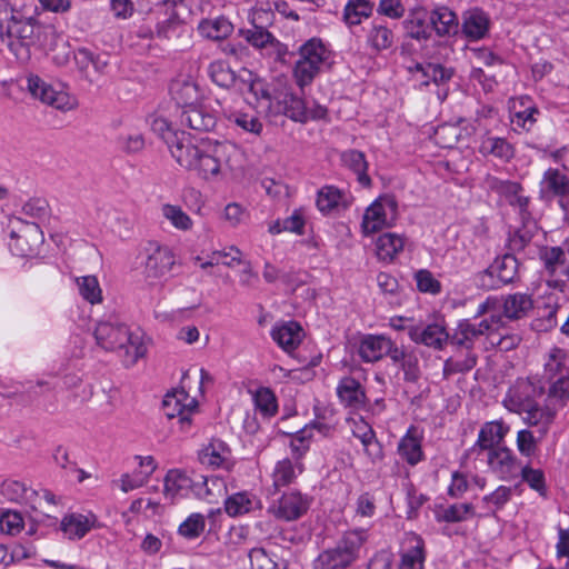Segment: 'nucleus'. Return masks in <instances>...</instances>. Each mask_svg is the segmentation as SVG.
<instances>
[{
    "label": "nucleus",
    "mask_w": 569,
    "mask_h": 569,
    "mask_svg": "<svg viewBox=\"0 0 569 569\" xmlns=\"http://www.w3.org/2000/svg\"><path fill=\"white\" fill-rule=\"evenodd\" d=\"M177 163L206 182L227 181L243 171V151L228 140L202 138L173 149Z\"/></svg>",
    "instance_id": "1"
},
{
    "label": "nucleus",
    "mask_w": 569,
    "mask_h": 569,
    "mask_svg": "<svg viewBox=\"0 0 569 569\" xmlns=\"http://www.w3.org/2000/svg\"><path fill=\"white\" fill-rule=\"evenodd\" d=\"M93 337L98 347L117 352L126 366L134 365L147 352L142 337L131 331L114 316L98 321L93 329Z\"/></svg>",
    "instance_id": "2"
},
{
    "label": "nucleus",
    "mask_w": 569,
    "mask_h": 569,
    "mask_svg": "<svg viewBox=\"0 0 569 569\" xmlns=\"http://www.w3.org/2000/svg\"><path fill=\"white\" fill-rule=\"evenodd\" d=\"M529 389L528 383H521L517 389H511L503 400L505 407L521 415L522 421L530 428H536V433L546 437L556 417L557 408L552 405H539L530 399L523 398L518 390Z\"/></svg>",
    "instance_id": "3"
},
{
    "label": "nucleus",
    "mask_w": 569,
    "mask_h": 569,
    "mask_svg": "<svg viewBox=\"0 0 569 569\" xmlns=\"http://www.w3.org/2000/svg\"><path fill=\"white\" fill-rule=\"evenodd\" d=\"M299 58L295 63L293 77L303 88L310 84L321 71L333 63V52L320 38H311L299 48Z\"/></svg>",
    "instance_id": "4"
},
{
    "label": "nucleus",
    "mask_w": 569,
    "mask_h": 569,
    "mask_svg": "<svg viewBox=\"0 0 569 569\" xmlns=\"http://www.w3.org/2000/svg\"><path fill=\"white\" fill-rule=\"evenodd\" d=\"M366 532L352 530L343 535L333 548L322 551L313 561L315 569H346L359 557Z\"/></svg>",
    "instance_id": "5"
},
{
    "label": "nucleus",
    "mask_w": 569,
    "mask_h": 569,
    "mask_svg": "<svg viewBox=\"0 0 569 569\" xmlns=\"http://www.w3.org/2000/svg\"><path fill=\"white\" fill-rule=\"evenodd\" d=\"M142 273L147 284L162 289L169 274L177 263V257L171 248L159 243H149L143 251Z\"/></svg>",
    "instance_id": "6"
},
{
    "label": "nucleus",
    "mask_w": 569,
    "mask_h": 569,
    "mask_svg": "<svg viewBox=\"0 0 569 569\" xmlns=\"http://www.w3.org/2000/svg\"><path fill=\"white\" fill-rule=\"evenodd\" d=\"M40 26L33 18L17 16L3 30H0L1 41L20 60L29 57V48L36 43Z\"/></svg>",
    "instance_id": "7"
},
{
    "label": "nucleus",
    "mask_w": 569,
    "mask_h": 569,
    "mask_svg": "<svg viewBox=\"0 0 569 569\" xmlns=\"http://www.w3.org/2000/svg\"><path fill=\"white\" fill-rule=\"evenodd\" d=\"M269 113L272 116L284 114L296 122H308L326 117L327 109L320 104L308 107L306 101L289 90L279 92L274 102L269 104Z\"/></svg>",
    "instance_id": "8"
},
{
    "label": "nucleus",
    "mask_w": 569,
    "mask_h": 569,
    "mask_svg": "<svg viewBox=\"0 0 569 569\" xmlns=\"http://www.w3.org/2000/svg\"><path fill=\"white\" fill-rule=\"evenodd\" d=\"M398 218V202L391 194L378 197L365 210L361 231L365 236L373 234L395 224Z\"/></svg>",
    "instance_id": "9"
},
{
    "label": "nucleus",
    "mask_w": 569,
    "mask_h": 569,
    "mask_svg": "<svg viewBox=\"0 0 569 569\" xmlns=\"http://www.w3.org/2000/svg\"><path fill=\"white\" fill-rule=\"evenodd\" d=\"M9 227V248L16 256L27 257L38 251L43 242V232L38 223L12 217Z\"/></svg>",
    "instance_id": "10"
},
{
    "label": "nucleus",
    "mask_w": 569,
    "mask_h": 569,
    "mask_svg": "<svg viewBox=\"0 0 569 569\" xmlns=\"http://www.w3.org/2000/svg\"><path fill=\"white\" fill-rule=\"evenodd\" d=\"M27 88L32 97L62 112L74 110L79 106L76 96L71 94L66 89H56L53 86L46 83L38 76L28 77Z\"/></svg>",
    "instance_id": "11"
},
{
    "label": "nucleus",
    "mask_w": 569,
    "mask_h": 569,
    "mask_svg": "<svg viewBox=\"0 0 569 569\" xmlns=\"http://www.w3.org/2000/svg\"><path fill=\"white\" fill-rule=\"evenodd\" d=\"M162 408L163 413L169 419L178 420L182 431H188L191 426V418L197 412L198 402L186 390L177 389L164 396Z\"/></svg>",
    "instance_id": "12"
},
{
    "label": "nucleus",
    "mask_w": 569,
    "mask_h": 569,
    "mask_svg": "<svg viewBox=\"0 0 569 569\" xmlns=\"http://www.w3.org/2000/svg\"><path fill=\"white\" fill-rule=\"evenodd\" d=\"M518 269V261L512 254L498 257L479 276V282L488 289H496L511 282Z\"/></svg>",
    "instance_id": "13"
},
{
    "label": "nucleus",
    "mask_w": 569,
    "mask_h": 569,
    "mask_svg": "<svg viewBox=\"0 0 569 569\" xmlns=\"http://www.w3.org/2000/svg\"><path fill=\"white\" fill-rule=\"evenodd\" d=\"M479 460H486L490 472L499 480L511 481L519 476L520 461L508 447L491 450Z\"/></svg>",
    "instance_id": "14"
},
{
    "label": "nucleus",
    "mask_w": 569,
    "mask_h": 569,
    "mask_svg": "<svg viewBox=\"0 0 569 569\" xmlns=\"http://www.w3.org/2000/svg\"><path fill=\"white\" fill-rule=\"evenodd\" d=\"M311 498L298 490L284 492L278 503L269 509L277 518L283 521H295L307 513L311 506Z\"/></svg>",
    "instance_id": "15"
},
{
    "label": "nucleus",
    "mask_w": 569,
    "mask_h": 569,
    "mask_svg": "<svg viewBox=\"0 0 569 569\" xmlns=\"http://www.w3.org/2000/svg\"><path fill=\"white\" fill-rule=\"evenodd\" d=\"M510 427L502 420L488 421L479 430L477 441L470 448V453L481 458L485 453L501 448Z\"/></svg>",
    "instance_id": "16"
},
{
    "label": "nucleus",
    "mask_w": 569,
    "mask_h": 569,
    "mask_svg": "<svg viewBox=\"0 0 569 569\" xmlns=\"http://www.w3.org/2000/svg\"><path fill=\"white\" fill-rule=\"evenodd\" d=\"M399 569H423L425 541L415 532L405 533L400 548Z\"/></svg>",
    "instance_id": "17"
},
{
    "label": "nucleus",
    "mask_w": 569,
    "mask_h": 569,
    "mask_svg": "<svg viewBox=\"0 0 569 569\" xmlns=\"http://www.w3.org/2000/svg\"><path fill=\"white\" fill-rule=\"evenodd\" d=\"M486 183L490 191L505 198L510 206L518 208L520 212L527 211L529 198L523 193V189L519 182L502 180L497 177H488Z\"/></svg>",
    "instance_id": "18"
},
{
    "label": "nucleus",
    "mask_w": 569,
    "mask_h": 569,
    "mask_svg": "<svg viewBox=\"0 0 569 569\" xmlns=\"http://www.w3.org/2000/svg\"><path fill=\"white\" fill-rule=\"evenodd\" d=\"M411 79L420 87H427L430 82L441 86L449 81L453 71L437 63H415L408 67Z\"/></svg>",
    "instance_id": "19"
},
{
    "label": "nucleus",
    "mask_w": 569,
    "mask_h": 569,
    "mask_svg": "<svg viewBox=\"0 0 569 569\" xmlns=\"http://www.w3.org/2000/svg\"><path fill=\"white\" fill-rule=\"evenodd\" d=\"M136 459L138 460V468L132 472L123 473L119 480L114 481L122 492L127 493L142 487L157 468V463L151 456H138Z\"/></svg>",
    "instance_id": "20"
},
{
    "label": "nucleus",
    "mask_w": 569,
    "mask_h": 569,
    "mask_svg": "<svg viewBox=\"0 0 569 569\" xmlns=\"http://www.w3.org/2000/svg\"><path fill=\"white\" fill-rule=\"evenodd\" d=\"M422 440V432L416 426H410L398 442L397 453L411 467L425 459Z\"/></svg>",
    "instance_id": "21"
},
{
    "label": "nucleus",
    "mask_w": 569,
    "mask_h": 569,
    "mask_svg": "<svg viewBox=\"0 0 569 569\" xmlns=\"http://www.w3.org/2000/svg\"><path fill=\"white\" fill-rule=\"evenodd\" d=\"M489 29L490 19L481 9L472 8L463 13L461 30L469 41H478L486 38Z\"/></svg>",
    "instance_id": "22"
},
{
    "label": "nucleus",
    "mask_w": 569,
    "mask_h": 569,
    "mask_svg": "<svg viewBox=\"0 0 569 569\" xmlns=\"http://www.w3.org/2000/svg\"><path fill=\"white\" fill-rule=\"evenodd\" d=\"M199 460L202 465L211 468L230 469L232 466L231 450L220 439H212L199 452Z\"/></svg>",
    "instance_id": "23"
},
{
    "label": "nucleus",
    "mask_w": 569,
    "mask_h": 569,
    "mask_svg": "<svg viewBox=\"0 0 569 569\" xmlns=\"http://www.w3.org/2000/svg\"><path fill=\"white\" fill-rule=\"evenodd\" d=\"M509 111L511 123L523 130H530L537 121L538 109L528 96L511 99Z\"/></svg>",
    "instance_id": "24"
},
{
    "label": "nucleus",
    "mask_w": 569,
    "mask_h": 569,
    "mask_svg": "<svg viewBox=\"0 0 569 569\" xmlns=\"http://www.w3.org/2000/svg\"><path fill=\"white\" fill-rule=\"evenodd\" d=\"M392 340L383 335H366L359 342L358 353L362 361L372 363L390 351Z\"/></svg>",
    "instance_id": "25"
},
{
    "label": "nucleus",
    "mask_w": 569,
    "mask_h": 569,
    "mask_svg": "<svg viewBox=\"0 0 569 569\" xmlns=\"http://www.w3.org/2000/svg\"><path fill=\"white\" fill-rule=\"evenodd\" d=\"M430 16L426 8L417 7L409 11L407 18L403 20L402 26L406 36L418 40H428L431 36L429 26Z\"/></svg>",
    "instance_id": "26"
},
{
    "label": "nucleus",
    "mask_w": 569,
    "mask_h": 569,
    "mask_svg": "<svg viewBox=\"0 0 569 569\" xmlns=\"http://www.w3.org/2000/svg\"><path fill=\"white\" fill-rule=\"evenodd\" d=\"M303 461L282 458L274 463L271 472L272 485L276 489L290 486L303 473Z\"/></svg>",
    "instance_id": "27"
},
{
    "label": "nucleus",
    "mask_w": 569,
    "mask_h": 569,
    "mask_svg": "<svg viewBox=\"0 0 569 569\" xmlns=\"http://www.w3.org/2000/svg\"><path fill=\"white\" fill-rule=\"evenodd\" d=\"M224 511L229 517L237 518L261 509V500L250 491H239L226 498Z\"/></svg>",
    "instance_id": "28"
},
{
    "label": "nucleus",
    "mask_w": 569,
    "mask_h": 569,
    "mask_svg": "<svg viewBox=\"0 0 569 569\" xmlns=\"http://www.w3.org/2000/svg\"><path fill=\"white\" fill-rule=\"evenodd\" d=\"M181 124L197 131H208L216 126V116L202 103L183 109L180 114Z\"/></svg>",
    "instance_id": "29"
},
{
    "label": "nucleus",
    "mask_w": 569,
    "mask_h": 569,
    "mask_svg": "<svg viewBox=\"0 0 569 569\" xmlns=\"http://www.w3.org/2000/svg\"><path fill=\"white\" fill-rule=\"evenodd\" d=\"M227 482L219 476H200L194 480L193 495L209 503H216L227 493Z\"/></svg>",
    "instance_id": "30"
},
{
    "label": "nucleus",
    "mask_w": 569,
    "mask_h": 569,
    "mask_svg": "<svg viewBox=\"0 0 569 569\" xmlns=\"http://www.w3.org/2000/svg\"><path fill=\"white\" fill-rule=\"evenodd\" d=\"M409 337L416 343H423L428 347L441 349L448 341L449 335L440 323H431L421 327H410Z\"/></svg>",
    "instance_id": "31"
},
{
    "label": "nucleus",
    "mask_w": 569,
    "mask_h": 569,
    "mask_svg": "<svg viewBox=\"0 0 569 569\" xmlns=\"http://www.w3.org/2000/svg\"><path fill=\"white\" fill-rule=\"evenodd\" d=\"M540 197H565L569 193V178L556 168L547 169L539 183Z\"/></svg>",
    "instance_id": "32"
},
{
    "label": "nucleus",
    "mask_w": 569,
    "mask_h": 569,
    "mask_svg": "<svg viewBox=\"0 0 569 569\" xmlns=\"http://www.w3.org/2000/svg\"><path fill=\"white\" fill-rule=\"evenodd\" d=\"M337 396L340 402L351 409L365 406L366 393L361 383L352 377H343L337 386Z\"/></svg>",
    "instance_id": "33"
},
{
    "label": "nucleus",
    "mask_w": 569,
    "mask_h": 569,
    "mask_svg": "<svg viewBox=\"0 0 569 569\" xmlns=\"http://www.w3.org/2000/svg\"><path fill=\"white\" fill-rule=\"evenodd\" d=\"M94 523L96 517L91 513H69L62 518L60 529L66 538L78 540L83 538L93 528Z\"/></svg>",
    "instance_id": "34"
},
{
    "label": "nucleus",
    "mask_w": 569,
    "mask_h": 569,
    "mask_svg": "<svg viewBox=\"0 0 569 569\" xmlns=\"http://www.w3.org/2000/svg\"><path fill=\"white\" fill-rule=\"evenodd\" d=\"M483 157H493L502 162H509L516 153L515 147L506 138L483 136L478 147Z\"/></svg>",
    "instance_id": "35"
},
{
    "label": "nucleus",
    "mask_w": 569,
    "mask_h": 569,
    "mask_svg": "<svg viewBox=\"0 0 569 569\" xmlns=\"http://www.w3.org/2000/svg\"><path fill=\"white\" fill-rule=\"evenodd\" d=\"M502 312L508 320H519L529 315L533 308L531 295L516 292L503 296L501 299Z\"/></svg>",
    "instance_id": "36"
},
{
    "label": "nucleus",
    "mask_w": 569,
    "mask_h": 569,
    "mask_svg": "<svg viewBox=\"0 0 569 569\" xmlns=\"http://www.w3.org/2000/svg\"><path fill=\"white\" fill-rule=\"evenodd\" d=\"M476 316H485L480 322H487L488 331L486 336L489 338L492 333H497L505 326V319L501 301L497 297H488L478 306Z\"/></svg>",
    "instance_id": "37"
},
{
    "label": "nucleus",
    "mask_w": 569,
    "mask_h": 569,
    "mask_svg": "<svg viewBox=\"0 0 569 569\" xmlns=\"http://www.w3.org/2000/svg\"><path fill=\"white\" fill-rule=\"evenodd\" d=\"M194 480L183 470L171 469L164 477V496L170 500L183 498L193 492Z\"/></svg>",
    "instance_id": "38"
},
{
    "label": "nucleus",
    "mask_w": 569,
    "mask_h": 569,
    "mask_svg": "<svg viewBox=\"0 0 569 569\" xmlns=\"http://www.w3.org/2000/svg\"><path fill=\"white\" fill-rule=\"evenodd\" d=\"M543 378L555 380L556 378H569V353L567 350L552 347L545 358Z\"/></svg>",
    "instance_id": "39"
},
{
    "label": "nucleus",
    "mask_w": 569,
    "mask_h": 569,
    "mask_svg": "<svg viewBox=\"0 0 569 569\" xmlns=\"http://www.w3.org/2000/svg\"><path fill=\"white\" fill-rule=\"evenodd\" d=\"M351 203V197L333 186H325L318 191L317 207L322 213L346 209Z\"/></svg>",
    "instance_id": "40"
},
{
    "label": "nucleus",
    "mask_w": 569,
    "mask_h": 569,
    "mask_svg": "<svg viewBox=\"0 0 569 569\" xmlns=\"http://www.w3.org/2000/svg\"><path fill=\"white\" fill-rule=\"evenodd\" d=\"M546 269L555 273L558 267H562L561 273L569 281V240H566L561 247H546L540 252Z\"/></svg>",
    "instance_id": "41"
},
{
    "label": "nucleus",
    "mask_w": 569,
    "mask_h": 569,
    "mask_svg": "<svg viewBox=\"0 0 569 569\" xmlns=\"http://www.w3.org/2000/svg\"><path fill=\"white\" fill-rule=\"evenodd\" d=\"M172 98L177 104L183 110L199 103L200 90L191 79H177L170 88Z\"/></svg>",
    "instance_id": "42"
},
{
    "label": "nucleus",
    "mask_w": 569,
    "mask_h": 569,
    "mask_svg": "<svg viewBox=\"0 0 569 569\" xmlns=\"http://www.w3.org/2000/svg\"><path fill=\"white\" fill-rule=\"evenodd\" d=\"M430 23L440 37L456 34L459 28L457 14L448 7L440 6L430 13Z\"/></svg>",
    "instance_id": "43"
},
{
    "label": "nucleus",
    "mask_w": 569,
    "mask_h": 569,
    "mask_svg": "<svg viewBox=\"0 0 569 569\" xmlns=\"http://www.w3.org/2000/svg\"><path fill=\"white\" fill-rule=\"evenodd\" d=\"M302 329L295 321L277 325L272 331V339L286 351L296 349L301 342Z\"/></svg>",
    "instance_id": "44"
},
{
    "label": "nucleus",
    "mask_w": 569,
    "mask_h": 569,
    "mask_svg": "<svg viewBox=\"0 0 569 569\" xmlns=\"http://www.w3.org/2000/svg\"><path fill=\"white\" fill-rule=\"evenodd\" d=\"M513 489L507 486H499L492 492L483 496L480 501L482 512L479 517L496 516L511 500Z\"/></svg>",
    "instance_id": "45"
},
{
    "label": "nucleus",
    "mask_w": 569,
    "mask_h": 569,
    "mask_svg": "<svg viewBox=\"0 0 569 569\" xmlns=\"http://www.w3.org/2000/svg\"><path fill=\"white\" fill-rule=\"evenodd\" d=\"M151 129L167 143L171 156L173 157V149L184 144L189 137L183 131L173 130L168 120L163 117H156L151 122Z\"/></svg>",
    "instance_id": "46"
},
{
    "label": "nucleus",
    "mask_w": 569,
    "mask_h": 569,
    "mask_svg": "<svg viewBox=\"0 0 569 569\" xmlns=\"http://www.w3.org/2000/svg\"><path fill=\"white\" fill-rule=\"evenodd\" d=\"M224 118L243 132L260 136L263 130L261 120L253 113L241 112L231 108H222Z\"/></svg>",
    "instance_id": "47"
},
{
    "label": "nucleus",
    "mask_w": 569,
    "mask_h": 569,
    "mask_svg": "<svg viewBox=\"0 0 569 569\" xmlns=\"http://www.w3.org/2000/svg\"><path fill=\"white\" fill-rule=\"evenodd\" d=\"M340 159L342 164L357 176V180L362 187H370L371 179L367 174L368 162L363 152L349 149L341 153Z\"/></svg>",
    "instance_id": "48"
},
{
    "label": "nucleus",
    "mask_w": 569,
    "mask_h": 569,
    "mask_svg": "<svg viewBox=\"0 0 569 569\" xmlns=\"http://www.w3.org/2000/svg\"><path fill=\"white\" fill-rule=\"evenodd\" d=\"M73 59L79 71L90 81H93L94 76L102 73L107 67L106 61H101L84 48L74 51Z\"/></svg>",
    "instance_id": "49"
},
{
    "label": "nucleus",
    "mask_w": 569,
    "mask_h": 569,
    "mask_svg": "<svg viewBox=\"0 0 569 569\" xmlns=\"http://www.w3.org/2000/svg\"><path fill=\"white\" fill-rule=\"evenodd\" d=\"M487 322L471 323L469 321L460 322L452 336V343L470 349L473 342L480 336L488 331Z\"/></svg>",
    "instance_id": "50"
},
{
    "label": "nucleus",
    "mask_w": 569,
    "mask_h": 569,
    "mask_svg": "<svg viewBox=\"0 0 569 569\" xmlns=\"http://www.w3.org/2000/svg\"><path fill=\"white\" fill-rule=\"evenodd\" d=\"M405 248V239L392 232L379 236L376 252L380 260L392 261Z\"/></svg>",
    "instance_id": "51"
},
{
    "label": "nucleus",
    "mask_w": 569,
    "mask_h": 569,
    "mask_svg": "<svg viewBox=\"0 0 569 569\" xmlns=\"http://www.w3.org/2000/svg\"><path fill=\"white\" fill-rule=\"evenodd\" d=\"M232 30V23L224 17L203 19L198 26L200 36L210 40L224 39L231 34Z\"/></svg>",
    "instance_id": "52"
},
{
    "label": "nucleus",
    "mask_w": 569,
    "mask_h": 569,
    "mask_svg": "<svg viewBox=\"0 0 569 569\" xmlns=\"http://www.w3.org/2000/svg\"><path fill=\"white\" fill-rule=\"evenodd\" d=\"M161 216L176 230L189 232L194 222L192 218L178 204L164 203L161 206Z\"/></svg>",
    "instance_id": "53"
},
{
    "label": "nucleus",
    "mask_w": 569,
    "mask_h": 569,
    "mask_svg": "<svg viewBox=\"0 0 569 569\" xmlns=\"http://www.w3.org/2000/svg\"><path fill=\"white\" fill-rule=\"evenodd\" d=\"M478 516L471 503H455L436 512L439 522H461Z\"/></svg>",
    "instance_id": "54"
},
{
    "label": "nucleus",
    "mask_w": 569,
    "mask_h": 569,
    "mask_svg": "<svg viewBox=\"0 0 569 569\" xmlns=\"http://www.w3.org/2000/svg\"><path fill=\"white\" fill-rule=\"evenodd\" d=\"M252 399L256 409L262 417L271 418L278 412V401L274 392L270 388H258L253 392Z\"/></svg>",
    "instance_id": "55"
},
{
    "label": "nucleus",
    "mask_w": 569,
    "mask_h": 569,
    "mask_svg": "<svg viewBox=\"0 0 569 569\" xmlns=\"http://www.w3.org/2000/svg\"><path fill=\"white\" fill-rule=\"evenodd\" d=\"M78 292L83 300L91 305L102 302V289L94 276H82L76 278Z\"/></svg>",
    "instance_id": "56"
},
{
    "label": "nucleus",
    "mask_w": 569,
    "mask_h": 569,
    "mask_svg": "<svg viewBox=\"0 0 569 569\" xmlns=\"http://www.w3.org/2000/svg\"><path fill=\"white\" fill-rule=\"evenodd\" d=\"M372 12V4L368 0H349L345 7L343 20L349 26H357Z\"/></svg>",
    "instance_id": "57"
},
{
    "label": "nucleus",
    "mask_w": 569,
    "mask_h": 569,
    "mask_svg": "<svg viewBox=\"0 0 569 569\" xmlns=\"http://www.w3.org/2000/svg\"><path fill=\"white\" fill-rule=\"evenodd\" d=\"M543 438L545 437H540L539 433L535 435V431L529 428L519 430L516 437V447L518 452L525 458L533 457Z\"/></svg>",
    "instance_id": "58"
},
{
    "label": "nucleus",
    "mask_w": 569,
    "mask_h": 569,
    "mask_svg": "<svg viewBox=\"0 0 569 569\" xmlns=\"http://www.w3.org/2000/svg\"><path fill=\"white\" fill-rule=\"evenodd\" d=\"M315 415L316 418L312 422V427L320 433L327 436L335 430L338 420L333 407L318 405L315 407Z\"/></svg>",
    "instance_id": "59"
},
{
    "label": "nucleus",
    "mask_w": 569,
    "mask_h": 569,
    "mask_svg": "<svg viewBox=\"0 0 569 569\" xmlns=\"http://www.w3.org/2000/svg\"><path fill=\"white\" fill-rule=\"evenodd\" d=\"M368 43L377 51L386 50L393 44V33L385 24L373 23L368 31Z\"/></svg>",
    "instance_id": "60"
},
{
    "label": "nucleus",
    "mask_w": 569,
    "mask_h": 569,
    "mask_svg": "<svg viewBox=\"0 0 569 569\" xmlns=\"http://www.w3.org/2000/svg\"><path fill=\"white\" fill-rule=\"evenodd\" d=\"M206 528V518L202 513L194 512L188 516L178 527V533L187 540L199 538Z\"/></svg>",
    "instance_id": "61"
},
{
    "label": "nucleus",
    "mask_w": 569,
    "mask_h": 569,
    "mask_svg": "<svg viewBox=\"0 0 569 569\" xmlns=\"http://www.w3.org/2000/svg\"><path fill=\"white\" fill-rule=\"evenodd\" d=\"M208 73L210 79L221 88H230L236 81V73L223 61L211 62Z\"/></svg>",
    "instance_id": "62"
},
{
    "label": "nucleus",
    "mask_w": 569,
    "mask_h": 569,
    "mask_svg": "<svg viewBox=\"0 0 569 569\" xmlns=\"http://www.w3.org/2000/svg\"><path fill=\"white\" fill-rule=\"evenodd\" d=\"M243 39L254 48H264L274 40L273 36L261 27L253 26L250 29L240 30Z\"/></svg>",
    "instance_id": "63"
},
{
    "label": "nucleus",
    "mask_w": 569,
    "mask_h": 569,
    "mask_svg": "<svg viewBox=\"0 0 569 569\" xmlns=\"http://www.w3.org/2000/svg\"><path fill=\"white\" fill-rule=\"evenodd\" d=\"M249 559L251 569H279L277 561L263 548L251 549Z\"/></svg>",
    "instance_id": "64"
}]
</instances>
